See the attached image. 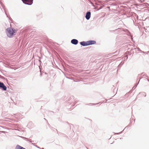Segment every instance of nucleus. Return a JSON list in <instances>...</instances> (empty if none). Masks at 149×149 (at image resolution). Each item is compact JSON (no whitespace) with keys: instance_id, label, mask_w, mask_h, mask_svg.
<instances>
[{"instance_id":"7ed1b4c3","label":"nucleus","mask_w":149,"mask_h":149,"mask_svg":"<svg viewBox=\"0 0 149 149\" xmlns=\"http://www.w3.org/2000/svg\"><path fill=\"white\" fill-rule=\"evenodd\" d=\"M0 88H2L4 91L6 90L7 89L6 86L4 85L3 83L1 82H0Z\"/></svg>"},{"instance_id":"f03ea898","label":"nucleus","mask_w":149,"mask_h":149,"mask_svg":"<svg viewBox=\"0 0 149 149\" xmlns=\"http://www.w3.org/2000/svg\"><path fill=\"white\" fill-rule=\"evenodd\" d=\"M24 3L30 5L33 3V0H22Z\"/></svg>"},{"instance_id":"0eeeda50","label":"nucleus","mask_w":149,"mask_h":149,"mask_svg":"<svg viewBox=\"0 0 149 149\" xmlns=\"http://www.w3.org/2000/svg\"><path fill=\"white\" fill-rule=\"evenodd\" d=\"M15 149H25V148L19 145H17Z\"/></svg>"},{"instance_id":"20e7f679","label":"nucleus","mask_w":149,"mask_h":149,"mask_svg":"<svg viewBox=\"0 0 149 149\" xmlns=\"http://www.w3.org/2000/svg\"><path fill=\"white\" fill-rule=\"evenodd\" d=\"M91 13L90 12H87L86 15V19L88 20L91 17Z\"/></svg>"},{"instance_id":"39448f33","label":"nucleus","mask_w":149,"mask_h":149,"mask_svg":"<svg viewBox=\"0 0 149 149\" xmlns=\"http://www.w3.org/2000/svg\"><path fill=\"white\" fill-rule=\"evenodd\" d=\"M71 42L72 44L77 45L78 43V41L76 39H73L71 40Z\"/></svg>"},{"instance_id":"423d86ee","label":"nucleus","mask_w":149,"mask_h":149,"mask_svg":"<svg viewBox=\"0 0 149 149\" xmlns=\"http://www.w3.org/2000/svg\"><path fill=\"white\" fill-rule=\"evenodd\" d=\"M88 45L94 44L95 43V42L94 41H89L87 42Z\"/></svg>"},{"instance_id":"f257e3e1","label":"nucleus","mask_w":149,"mask_h":149,"mask_svg":"<svg viewBox=\"0 0 149 149\" xmlns=\"http://www.w3.org/2000/svg\"><path fill=\"white\" fill-rule=\"evenodd\" d=\"M6 30L7 35L9 37H12L16 32V30L12 28H8Z\"/></svg>"},{"instance_id":"6e6552de","label":"nucleus","mask_w":149,"mask_h":149,"mask_svg":"<svg viewBox=\"0 0 149 149\" xmlns=\"http://www.w3.org/2000/svg\"><path fill=\"white\" fill-rule=\"evenodd\" d=\"M80 43L81 45L84 46L88 45L87 42H81Z\"/></svg>"}]
</instances>
